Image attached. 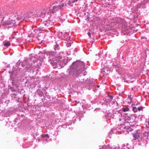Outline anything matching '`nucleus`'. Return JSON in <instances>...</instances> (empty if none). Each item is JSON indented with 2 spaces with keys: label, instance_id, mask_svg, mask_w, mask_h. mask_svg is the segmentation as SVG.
<instances>
[{
  "label": "nucleus",
  "instance_id": "39448f33",
  "mask_svg": "<svg viewBox=\"0 0 149 149\" xmlns=\"http://www.w3.org/2000/svg\"><path fill=\"white\" fill-rule=\"evenodd\" d=\"M69 74L72 75H74L76 74V70L74 68L71 67L69 70Z\"/></svg>",
  "mask_w": 149,
  "mask_h": 149
},
{
  "label": "nucleus",
  "instance_id": "aec40b11",
  "mask_svg": "<svg viewBox=\"0 0 149 149\" xmlns=\"http://www.w3.org/2000/svg\"><path fill=\"white\" fill-rule=\"evenodd\" d=\"M88 36H89V37H91V34L90 33V32H88Z\"/></svg>",
  "mask_w": 149,
  "mask_h": 149
},
{
  "label": "nucleus",
  "instance_id": "a211bd4d",
  "mask_svg": "<svg viewBox=\"0 0 149 149\" xmlns=\"http://www.w3.org/2000/svg\"><path fill=\"white\" fill-rule=\"evenodd\" d=\"M64 33L62 32H59L58 35L59 36H61V35H62ZM62 36V35H61Z\"/></svg>",
  "mask_w": 149,
  "mask_h": 149
},
{
  "label": "nucleus",
  "instance_id": "393cba45",
  "mask_svg": "<svg viewBox=\"0 0 149 149\" xmlns=\"http://www.w3.org/2000/svg\"><path fill=\"white\" fill-rule=\"evenodd\" d=\"M26 15H27V14H25Z\"/></svg>",
  "mask_w": 149,
  "mask_h": 149
},
{
  "label": "nucleus",
  "instance_id": "6ab92c4d",
  "mask_svg": "<svg viewBox=\"0 0 149 149\" xmlns=\"http://www.w3.org/2000/svg\"><path fill=\"white\" fill-rule=\"evenodd\" d=\"M40 37H40V38H39V37H37L36 38L38 40H41V39H42V38H40Z\"/></svg>",
  "mask_w": 149,
  "mask_h": 149
},
{
  "label": "nucleus",
  "instance_id": "4be33fe9",
  "mask_svg": "<svg viewBox=\"0 0 149 149\" xmlns=\"http://www.w3.org/2000/svg\"><path fill=\"white\" fill-rule=\"evenodd\" d=\"M84 65H85V64H84V63H82Z\"/></svg>",
  "mask_w": 149,
  "mask_h": 149
},
{
  "label": "nucleus",
  "instance_id": "0eeeda50",
  "mask_svg": "<svg viewBox=\"0 0 149 149\" xmlns=\"http://www.w3.org/2000/svg\"><path fill=\"white\" fill-rule=\"evenodd\" d=\"M64 38L65 39V40H68L69 39V35L67 33H64Z\"/></svg>",
  "mask_w": 149,
  "mask_h": 149
},
{
  "label": "nucleus",
  "instance_id": "dca6fc26",
  "mask_svg": "<svg viewBox=\"0 0 149 149\" xmlns=\"http://www.w3.org/2000/svg\"><path fill=\"white\" fill-rule=\"evenodd\" d=\"M42 136L44 137H46L47 138H49V135L47 134H44L42 135Z\"/></svg>",
  "mask_w": 149,
  "mask_h": 149
},
{
  "label": "nucleus",
  "instance_id": "4468645a",
  "mask_svg": "<svg viewBox=\"0 0 149 149\" xmlns=\"http://www.w3.org/2000/svg\"><path fill=\"white\" fill-rule=\"evenodd\" d=\"M125 120H130L131 119V118L127 116H125Z\"/></svg>",
  "mask_w": 149,
  "mask_h": 149
},
{
  "label": "nucleus",
  "instance_id": "f8f14e48",
  "mask_svg": "<svg viewBox=\"0 0 149 149\" xmlns=\"http://www.w3.org/2000/svg\"><path fill=\"white\" fill-rule=\"evenodd\" d=\"M10 45V42L9 41L5 42L4 44V45L6 47H8Z\"/></svg>",
  "mask_w": 149,
  "mask_h": 149
},
{
  "label": "nucleus",
  "instance_id": "412c9836",
  "mask_svg": "<svg viewBox=\"0 0 149 149\" xmlns=\"http://www.w3.org/2000/svg\"><path fill=\"white\" fill-rule=\"evenodd\" d=\"M42 34V33H40L38 34V36H40Z\"/></svg>",
  "mask_w": 149,
  "mask_h": 149
},
{
  "label": "nucleus",
  "instance_id": "7ed1b4c3",
  "mask_svg": "<svg viewBox=\"0 0 149 149\" xmlns=\"http://www.w3.org/2000/svg\"><path fill=\"white\" fill-rule=\"evenodd\" d=\"M53 24L54 23L52 21L48 19L43 22L41 24V27L42 29L45 30V29L51 27Z\"/></svg>",
  "mask_w": 149,
  "mask_h": 149
},
{
  "label": "nucleus",
  "instance_id": "6e6552de",
  "mask_svg": "<svg viewBox=\"0 0 149 149\" xmlns=\"http://www.w3.org/2000/svg\"><path fill=\"white\" fill-rule=\"evenodd\" d=\"M107 99L109 100L108 101H107V102H110L113 99V97L111 95H108V96L107 97Z\"/></svg>",
  "mask_w": 149,
  "mask_h": 149
},
{
  "label": "nucleus",
  "instance_id": "9d476101",
  "mask_svg": "<svg viewBox=\"0 0 149 149\" xmlns=\"http://www.w3.org/2000/svg\"><path fill=\"white\" fill-rule=\"evenodd\" d=\"M133 136L135 139H137L139 137V135L138 133H136L133 135Z\"/></svg>",
  "mask_w": 149,
  "mask_h": 149
},
{
  "label": "nucleus",
  "instance_id": "f3484780",
  "mask_svg": "<svg viewBox=\"0 0 149 149\" xmlns=\"http://www.w3.org/2000/svg\"><path fill=\"white\" fill-rule=\"evenodd\" d=\"M143 109V107H139L137 108V109L139 111H140L141 109Z\"/></svg>",
  "mask_w": 149,
  "mask_h": 149
},
{
  "label": "nucleus",
  "instance_id": "1a4fd4ad",
  "mask_svg": "<svg viewBox=\"0 0 149 149\" xmlns=\"http://www.w3.org/2000/svg\"><path fill=\"white\" fill-rule=\"evenodd\" d=\"M132 98L130 96H128L127 100V101L128 103L130 104L132 102Z\"/></svg>",
  "mask_w": 149,
  "mask_h": 149
},
{
  "label": "nucleus",
  "instance_id": "f257e3e1",
  "mask_svg": "<svg viewBox=\"0 0 149 149\" xmlns=\"http://www.w3.org/2000/svg\"><path fill=\"white\" fill-rule=\"evenodd\" d=\"M65 5H66V3L63 1L59 3L56 2L53 3L51 7L43 9L40 13L38 9L36 10L35 12L37 17L41 16L44 17L47 15V16L49 17L51 16L52 14L56 13L63 7Z\"/></svg>",
  "mask_w": 149,
  "mask_h": 149
},
{
  "label": "nucleus",
  "instance_id": "b1692460",
  "mask_svg": "<svg viewBox=\"0 0 149 149\" xmlns=\"http://www.w3.org/2000/svg\"><path fill=\"white\" fill-rule=\"evenodd\" d=\"M75 102H77V101H75Z\"/></svg>",
  "mask_w": 149,
  "mask_h": 149
},
{
  "label": "nucleus",
  "instance_id": "ddd939ff",
  "mask_svg": "<svg viewBox=\"0 0 149 149\" xmlns=\"http://www.w3.org/2000/svg\"><path fill=\"white\" fill-rule=\"evenodd\" d=\"M122 110L124 112H126L128 111L129 109V108L128 107H125L122 108Z\"/></svg>",
  "mask_w": 149,
  "mask_h": 149
},
{
  "label": "nucleus",
  "instance_id": "20e7f679",
  "mask_svg": "<svg viewBox=\"0 0 149 149\" xmlns=\"http://www.w3.org/2000/svg\"><path fill=\"white\" fill-rule=\"evenodd\" d=\"M5 24L7 25H11L12 26L16 25V22L15 20L12 19L10 20L5 21Z\"/></svg>",
  "mask_w": 149,
  "mask_h": 149
},
{
  "label": "nucleus",
  "instance_id": "423d86ee",
  "mask_svg": "<svg viewBox=\"0 0 149 149\" xmlns=\"http://www.w3.org/2000/svg\"><path fill=\"white\" fill-rule=\"evenodd\" d=\"M80 1L81 0H69L68 4L70 6H73V3Z\"/></svg>",
  "mask_w": 149,
  "mask_h": 149
},
{
  "label": "nucleus",
  "instance_id": "9b49d317",
  "mask_svg": "<svg viewBox=\"0 0 149 149\" xmlns=\"http://www.w3.org/2000/svg\"><path fill=\"white\" fill-rule=\"evenodd\" d=\"M24 17L23 18V19L24 20H26L27 19H29V18L30 17V16L29 15H28L27 16V15H25L24 16Z\"/></svg>",
  "mask_w": 149,
  "mask_h": 149
},
{
  "label": "nucleus",
  "instance_id": "2eb2a0df",
  "mask_svg": "<svg viewBox=\"0 0 149 149\" xmlns=\"http://www.w3.org/2000/svg\"><path fill=\"white\" fill-rule=\"evenodd\" d=\"M133 110L134 112L137 111V109L136 107H134L133 108Z\"/></svg>",
  "mask_w": 149,
  "mask_h": 149
},
{
  "label": "nucleus",
  "instance_id": "5701e85b",
  "mask_svg": "<svg viewBox=\"0 0 149 149\" xmlns=\"http://www.w3.org/2000/svg\"><path fill=\"white\" fill-rule=\"evenodd\" d=\"M77 103H80L79 102H78Z\"/></svg>",
  "mask_w": 149,
  "mask_h": 149
},
{
  "label": "nucleus",
  "instance_id": "f03ea898",
  "mask_svg": "<svg viewBox=\"0 0 149 149\" xmlns=\"http://www.w3.org/2000/svg\"><path fill=\"white\" fill-rule=\"evenodd\" d=\"M50 58L52 60V62L56 64L58 63L59 64H62L63 60L61 57L58 54H56V52H51L50 53Z\"/></svg>",
  "mask_w": 149,
  "mask_h": 149
}]
</instances>
